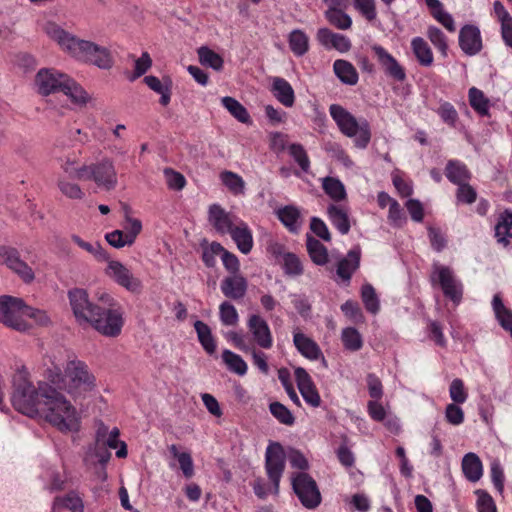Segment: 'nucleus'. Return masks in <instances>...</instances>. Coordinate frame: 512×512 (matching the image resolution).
<instances>
[{
    "instance_id": "obj_8",
    "label": "nucleus",
    "mask_w": 512,
    "mask_h": 512,
    "mask_svg": "<svg viewBox=\"0 0 512 512\" xmlns=\"http://www.w3.org/2000/svg\"><path fill=\"white\" fill-rule=\"evenodd\" d=\"M329 113L336 122L342 134L354 138V144L360 149H365L371 140V129L368 121L357 119L344 107L339 104H332Z\"/></svg>"
},
{
    "instance_id": "obj_28",
    "label": "nucleus",
    "mask_w": 512,
    "mask_h": 512,
    "mask_svg": "<svg viewBox=\"0 0 512 512\" xmlns=\"http://www.w3.org/2000/svg\"><path fill=\"white\" fill-rule=\"evenodd\" d=\"M271 92L274 97L285 107H292L295 103L294 89L290 83L281 77L272 79Z\"/></svg>"
},
{
    "instance_id": "obj_13",
    "label": "nucleus",
    "mask_w": 512,
    "mask_h": 512,
    "mask_svg": "<svg viewBox=\"0 0 512 512\" xmlns=\"http://www.w3.org/2000/svg\"><path fill=\"white\" fill-rule=\"evenodd\" d=\"M0 261L25 283L34 281L35 274L33 269L21 259L20 252L11 246L0 245Z\"/></svg>"
},
{
    "instance_id": "obj_31",
    "label": "nucleus",
    "mask_w": 512,
    "mask_h": 512,
    "mask_svg": "<svg viewBox=\"0 0 512 512\" xmlns=\"http://www.w3.org/2000/svg\"><path fill=\"white\" fill-rule=\"evenodd\" d=\"M322 189L335 204L347 200V192L344 184L336 177L322 178Z\"/></svg>"
},
{
    "instance_id": "obj_40",
    "label": "nucleus",
    "mask_w": 512,
    "mask_h": 512,
    "mask_svg": "<svg viewBox=\"0 0 512 512\" xmlns=\"http://www.w3.org/2000/svg\"><path fill=\"white\" fill-rule=\"evenodd\" d=\"M343 347L351 352L359 351L363 347V338L354 327H346L341 332Z\"/></svg>"
},
{
    "instance_id": "obj_51",
    "label": "nucleus",
    "mask_w": 512,
    "mask_h": 512,
    "mask_svg": "<svg viewBox=\"0 0 512 512\" xmlns=\"http://www.w3.org/2000/svg\"><path fill=\"white\" fill-rule=\"evenodd\" d=\"M328 22L341 30H347L352 25L351 17L344 10L327 9L325 12Z\"/></svg>"
},
{
    "instance_id": "obj_7",
    "label": "nucleus",
    "mask_w": 512,
    "mask_h": 512,
    "mask_svg": "<svg viewBox=\"0 0 512 512\" xmlns=\"http://www.w3.org/2000/svg\"><path fill=\"white\" fill-rule=\"evenodd\" d=\"M99 300V306L87 323L106 337H117L124 325L123 310L120 305L109 295L103 293Z\"/></svg>"
},
{
    "instance_id": "obj_41",
    "label": "nucleus",
    "mask_w": 512,
    "mask_h": 512,
    "mask_svg": "<svg viewBox=\"0 0 512 512\" xmlns=\"http://www.w3.org/2000/svg\"><path fill=\"white\" fill-rule=\"evenodd\" d=\"M194 328L197 332L199 342L208 354H213L216 351V343L212 336L211 329L204 322L197 320L194 323Z\"/></svg>"
},
{
    "instance_id": "obj_54",
    "label": "nucleus",
    "mask_w": 512,
    "mask_h": 512,
    "mask_svg": "<svg viewBox=\"0 0 512 512\" xmlns=\"http://www.w3.org/2000/svg\"><path fill=\"white\" fill-rule=\"evenodd\" d=\"M219 316L222 324L225 326H236L239 322V315L236 308L228 301H224L220 304Z\"/></svg>"
},
{
    "instance_id": "obj_50",
    "label": "nucleus",
    "mask_w": 512,
    "mask_h": 512,
    "mask_svg": "<svg viewBox=\"0 0 512 512\" xmlns=\"http://www.w3.org/2000/svg\"><path fill=\"white\" fill-rule=\"evenodd\" d=\"M426 35L433 46L442 54V56L446 57L449 49L446 35L435 26L428 27Z\"/></svg>"
},
{
    "instance_id": "obj_24",
    "label": "nucleus",
    "mask_w": 512,
    "mask_h": 512,
    "mask_svg": "<svg viewBox=\"0 0 512 512\" xmlns=\"http://www.w3.org/2000/svg\"><path fill=\"white\" fill-rule=\"evenodd\" d=\"M293 343L298 352L309 360H318L323 356L320 346L309 336L302 333L299 328L293 331Z\"/></svg>"
},
{
    "instance_id": "obj_23",
    "label": "nucleus",
    "mask_w": 512,
    "mask_h": 512,
    "mask_svg": "<svg viewBox=\"0 0 512 512\" xmlns=\"http://www.w3.org/2000/svg\"><path fill=\"white\" fill-rule=\"evenodd\" d=\"M143 82L149 89L160 95L159 103L166 107L169 105L172 96L173 81L170 76H163L161 79L154 75H147Z\"/></svg>"
},
{
    "instance_id": "obj_39",
    "label": "nucleus",
    "mask_w": 512,
    "mask_h": 512,
    "mask_svg": "<svg viewBox=\"0 0 512 512\" xmlns=\"http://www.w3.org/2000/svg\"><path fill=\"white\" fill-rule=\"evenodd\" d=\"M306 246L311 260L316 265L322 266L328 262V250L319 240L307 236Z\"/></svg>"
},
{
    "instance_id": "obj_38",
    "label": "nucleus",
    "mask_w": 512,
    "mask_h": 512,
    "mask_svg": "<svg viewBox=\"0 0 512 512\" xmlns=\"http://www.w3.org/2000/svg\"><path fill=\"white\" fill-rule=\"evenodd\" d=\"M222 105L229 113L243 124H252V120L247 109L235 98L226 96L221 99Z\"/></svg>"
},
{
    "instance_id": "obj_9",
    "label": "nucleus",
    "mask_w": 512,
    "mask_h": 512,
    "mask_svg": "<svg viewBox=\"0 0 512 512\" xmlns=\"http://www.w3.org/2000/svg\"><path fill=\"white\" fill-rule=\"evenodd\" d=\"M25 304L21 299L2 296L0 297V322L5 326L19 332H26L32 325L24 319Z\"/></svg>"
},
{
    "instance_id": "obj_21",
    "label": "nucleus",
    "mask_w": 512,
    "mask_h": 512,
    "mask_svg": "<svg viewBox=\"0 0 512 512\" xmlns=\"http://www.w3.org/2000/svg\"><path fill=\"white\" fill-rule=\"evenodd\" d=\"M360 259L361 249L359 246H356L349 250L347 255L338 262L336 274L345 285L350 283L352 275L359 268Z\"/></svg>"
},
{
    "instance_id": "obj_61",
    "label": "nucleus",
    "mask_w": 512,
    "mask_h": 512,
    "mask_svg": "<svg viewBox=\"0 0 512 512\" xmlns=\"http://www.w3.org/2000/svg\"><path fill=\"white\" fill-rule=\"evenodd\" d=\"M289 153L294 158V160L298 163L301 169L304 172H308L310 168V160L308 155L301 144H291L289 146Z\"/></svg>"
},
{
    "instance_id": "obj_47",
    "label": "nucleus",
    "mask_w": 512,
    "mask_h": 512,
    "mask_svg": "<svg viewBox=\"0 0 512 512\" xmlns=\"http://www.w3.org/2000/svg\"><path fill=\"white\" fill-rule=\"evenodd\" d=\"M468 97H469V103H470L471 107L479 115H481V116L488 115L489 100L481 90H479L475 87L470 88Z\"/></svg>"
},
{
    "instance_id": "obj_57",
    "label": "nucleus",
    "mask_w": 512,
    "mask_h": 512,
    "mask_svg": "<svg viewBox=\"0 0 512 512\" xmlns=\"http://www.w3.org/2000/svg\"><path fill=\"white\" fill-rule=\"evenodd\" d=\"M152 67V59L148 52H143L142 55L135 59L133 73L129 76L130 81L143 76Z\"/></svg>"
},
{
    "instance_id": "obj_12",
    "label": "nucleus",
    "mask_w": 512,
    "mask_h": 512,
    "mask_svg": "<svg viewBox=\"0 0 512 512\" xmlns=\"http://www.w3.org/2000/svg\"><path fill=\"white\" fill-rule=\"evenodd\" d=\"M106 262V268L104 274L114 281L119 286L125 288L132 293H140L143 285L139 278L135 277L131 270L126 267L123 263L117 260H113L108 256Z\"/></svg>"
},
{
    "instance_id": "obj_60",
    "label": "nucleus",
    "mask_w": 512,
    "mask_h": 512,
    "mask_svg": "<svg viewBox=\"0 0 512 512\" xmlns=\"http://www.w3.org/2000/svg\"><path fill=\"white\" fill-rule=\"evenodd\" d=\"M24 319H26V321H28V319H31L34 321L36 325L39 326H48L51 323V319L46 311L36 309L27 305H25L24 309Z\"/></svg>"
},
{
    "instance_id": "obj_56",
    "label": "nucleus",
    "mask_w": 512,
    "mask_h": 512,
    "mask_svg": "<svg viewBox=\"0 0 512 512\" xmlns=\"http://www.w3.org/2000/svg\"><path fill=\"white\" fill-rule=\"evenodd\" d=\"M283 269L290 276H299L303 273L302 263L299 257L293 253L283 255Z\"/></svg>"
},
{
    "instance_id": "obj_42",
    "label": "nucleus",
    "mask_w": 512,
    "mask_h": 512,
    "mask_svg": "<svg viewBox=\"0 0 512 512\" xmlns=\"http://www.w3.org/2000/svg\"><path fill=\"white\" fill-rule=\"evenodd\" d=\"M65 507L71 512H83L84 504L81 497L74 491L69 492L64 497H56L53 502V508Z\"/></svg>"
},
{
    "instance_id": "obj_35",
    "label": "nucleus",
    "mask_w": 512,
    "mask_h": 512,
    "mask_svg": "<svg viewBox=\"0 0 512 512\" xmlns=\"http://www.w3.org/2000/svg\"><path fill=\"white\" fill-rule=\"evenodd\" d=\"M495 236L497 241L503 246H508L512 243V213L505 211L500 215L499 220L495 226Z\"/></svg>"
},
{
    "instance_id": "obj_36",
    "label": "nucleus",
    "mask_w": 512,
    "mask_h": 512,
    "mask_svg": "<svg viewBox=\"0 0 512 512\" xmlns=\"http://www.w3.org/2000/svg\"><path fill=\"white\" fill-rule=\"evenodd\" d=\"M333 70L336 76L347 85H355L358 82V73L356 68L346 60H336L333 64Z\"/></svg>"
},
{
    "instance_id": "obj_44",
    "label": "nucleus",
    "mask_w": 512,
    "mask_h": 512,
    "mask_svg": "<svg viewBox=\"0 0 512 512\" xmlns=\"http://www.w3.org/2000/svg\"><path fill=\"white\" fill-rule=\"evenodd\" d=\"M71 240L81 249L91 254L98 262L108 260V253L102 248V246L98 242H87L78 235H72Z\"/></svg>"
},
{
    "instance_id": "obj_25",
    "label": "nucleus",
    "mask_w": 512,
    "mask_h": 512,
    "mask_svg": "<svg viewBox=\"0 0 512 512\" xmlns=\"http://www.w3.org/2000/svg\"><path fill=\"white\" fill-rule=\"evenodd\" d=\"M247 288V280L242 275H229L220 284L223 295L235 301L241 300L246 295Z\"/></svg>"
},
{
    "instance_id": "obj_43",
    "label": "nucleus",
    "mask_w": 512,
    "mask_h": 512,
    "mask_svg": "<svg viewBox=\"0 0 512 512\" xmlns=\"http://www.w3.org/2000/svg\"><path fill=\"white\" fill-rule=\"evenodd\" d=\"M220 179L227 189L234 195H243L245 192V181L241 176L232 171L220 173Z\"/></svg>"
},
{
    "instance_id": "obj_5",
    "label": "nucleus",
    "mask_w": 512,
    "mask_h": 512,
    "mask_svg": "<svg viewBox=\"0 0 512 512\" xmlns=\"http://www.w3.org/2000/svg\"><path fill=\"white\" fill-rule=\"evenodd\" d=\"M35 87L42 96L63 92L76 105H85L87 92L71 77L54 68H42L35 76Z\"/></svg>"
},
{
    "instance_id": "obj_27",
    "label": "nucleus",
    "mask_w": 512,
    "mask_h": 512,
    "mask_svg": "<svg viewBox=\"0 0 512 512\" xmlns=\"http://www.w3.org/2000/svg\"><path fill=\"white\" fill-rule=\"evenodd\" d=\"M317 39L326 48H334L341 53L347 52L351 48L349 38L342 34L334 33L328 28L319 29Z\"/></svg>"
},
{
    "instance_id": "obj_1",
    "label": "nucleus",
    "mask_w": 512,
    "mask_h": 512,
    "mask_svg": "<svg viewBox=\"0 0 512 512\" xmlns=\"http://www.w3.org/2000/svg\"><path fill=\"white\" fill-rule=\"evenodd\" d=\"M43 366L44 379L74 398L85 396L96 387V377L88 365L77 358L67 361L62 367L56 356L50 355L44 358Z\"/></svg>"
},
{
    "instance_id": "obj_30",
    "label": "nucleus",
    "mask_w": 512,
    "mask_h": 512,
    "mask_svg": "<svg viewBox=\"0 0 512 512\" xmlns=\"http://www.w3.org/2000/svg\"><path fill=\"white\" fill-rule=\"evenodd\" d=\"M279 221L292 233H297L301 227V212L294 205H286L276 211Z\"/></svg>"
},
{
    "instance_id": "obj_62",
    "label": "nucleus",
    "mask_w": 512,
    "mask_h": 512,
    "mask_svg": "<svg viewBox=\"0 0 512 512\" xmlns=\"http://www.w3.org/2000/svg\"><path fill=\"white\" fill-rule=\"evenodd\" d=\"M166 184L171 190H182L186 185L185 177L173 169L166 168L164 170Z\"/></svg>"
},
{
    "instance_id": "obj_15",
    "label": "nucleus",
    "mask_w": 512,
    "mask_h": 512,
    "mask_svg": "<svg viewBox=\"0 0 512 512\" xmlns=\"http://www.w3.org/2000/svg\"><path fill=\"white\" fill-rule=\"evenodd\" d=\"M371 50L386 76L397 82H403L406 79L405 68L388 50L379 44H373Z\"/></svg>"
},
{
    "instance_id": "obj_19",
    "label": "nucleus",
    "mask_w": 512,
    "mask_h": 512,
    "mask_svg": "<svg viewBox=\"0 0 512 512\" xmlns=\"http://www.w3.org/2000/svg\"><path fill=\"white\" fill-rule=\"evenodd\" d=\"M294 374L298 389L306 403L312 407L320 406V395L307 371L302 367H298L295 369Z\"/></svg>"
},
{
    "instance_id": "obj_18",
    "label": "nucleus",
    "mask_w": 512,
    "mask_h": 512,
    "mask_svg": "<svg viewBox=\"0 0 512 512\" xmlns=\"http://www.w3.org/2000/svg\"><path fill=\"white\" fill-rule=\"evenodd\" d=\"M240 220L236 215L226 212L218 204L209 207V222L220 234H230Z\"/></svg>"
},
{
    "instance_id": "obj_10",
    "label": "nucleus",
    "mask_w": 512,
    "mask_h": 512,
    "mask_svg": "<svg viewBox=\"0 0 512 512\" xmlns=\"http://www.w3.org/2000/svg\"><path fill=\"white\" fill-rule=\"evenodd\" d=\"M430 280L433 286L438 285L444 296L453 303L459 304L462 299L463 287L450 267L434 263Z\"/></svg>"
},
{
    "instance_id": "obj_63",
    "label": "nucleus",
    "mask_w": 512,
    "mask_h": 512,
    "mask_svg": "<svg viewBox=\"0 0 512 512\" xmlns=\"http://www.w3.org/2000/svg\"><path fill=\"white\" fill-rule=\"evenodd\" d=\"M478 512H497L493 498L484 490H476Z\"/></svg>"
},
{
    "instance_id": "obj_4",
    "label": "nucleus",
    "mask_w": 512,
    "mask_h": 512,
    "mask_svg": "<svg viewBox=\"0 0 512 512\" xmlns=\"http://www.w3.org/2000/svg\"><path fill=\"white\" fill-rule=\"evenodd\" d=\"M60 168L66 172H75L78 180L93 181L98 188L106 191L113 190L118 182L117 171L110 158H103L96 163L80 164L79 155L72 153L61 159Z\"/></svg>"
},
{
    "instance_id": "obj_37",
    "label": "nucleus",
    "mask_w": 512,
    "mask_h": 512,
    "mask_svg": "<svg viewBox=\"0 0 512 512\" xmlns=\"http://www.w3.org/2000/svg\"><path fill=\"white\" fill-rule=\"evenodd\" d=\"M492 306L501 327L508 331L512 337V311L503 304L499 294L494 295Z\"/></svg>"
},
{
    "instance_id": "obj_26",
    "label": "nucleus",
    "mask_w": 512,
    "mask_h": 512,
    "mask_svg": "<svg viewBox=\"0 0 512 512\" xmlns=\"http://www.w3.org/2000/svg\"><path fill=\"white\" fill-rule=\"evenodd\" d=\"M327 215L331 224L342 234H348L351 228L349 208L343 204H330Z\"/></svg>"
},
{
    "instance_id": "obj_20",
    "label": "nucleus",
    "mask_w": 512,
    "mask_h": 512,
    "mask_svg": "<svg viewBox=\"0 0 512 512\" xmlns=\"http://www.w3.org/2000/svg\"><path fill=\"white\" fill-rule=\"evenodd\" d=\"M61 173L57 176L56 185L59 192L67 199L81 201L85 198V191L75 182V172H66L61 168Z\"/></svg>"
},
{
    "instance_id": "obj_17",
    "label": "nucleus",
    "mask_w": 512,
    "mask_h": 512,
    "mask_svg": "<svg viewBox=\"0 0 512 512\" xmlns=\"http://www.w3.org/2000/svg\"><path fill=\"white\" fill-rule=\"evenodd\" d=\"M247 326L252 334L254 343L262 349H270L273 346V337L266 320L257 314L249 317Z\"/></svg>"
},
{
    "instance_id": "obj_59",
    "label": "nucleus",
    "mask_w": 512,
    "mask_h": 512,
    "mask_svg": "<svg viewBox=\"0 0 512 512\" xmlns=\"http://www.w3.org/2000/svg\"><path fill=\"white\" fill-rule=\"evenodd\" d=\"M450 398L456 404H463L468 398V392L464 386V382L456 378L454 379L449 387Z\"/></svg>"
},
{
    "instance_id": "obj_64",
    "label": "nucleus",
    "mask_w": 512,
    "mask_h": 512,
    "mask_svg": "<svg viewBox=\"0 0 512 512\" xmlns=\"http://www.w3.org/2000/svg\"><path fill=\"white\" fill-rule=\"evenodd\" d=\"M341 310L354 323H362L364 321L363 313L357 302L348 300L341 305Z\"/></svg>"
},
{
    "instance_id": "obj_58",
    "label": "nucleus",
    "mask_w": 512,
    "mask_h": 512,
    "mask_svg": "<svg viewBox=\"0 0 512 512\" xmlns=\"http://www.w3.org/2000/svg\"><path fill=\"white\" fill-rule=\"evenodd\" d=\"M355 9L369 22H372L377 17L376 1L375 0H353Z\"/></svg>"
},
{
    "instance_id": "obj_52",
    "label": "nucleus",
    "mask_w": 512,
    "mask_h": 512,
    "mask_svg": "<svg viewBox=\"0 0 512 512\" xmlns=\"http://www.w3.org/2000/svg\"><path fill=\"white\" fill-rule=\"evenodd\" d=\"M124 233L129 238V242L134 243L137 236L142 231V223L139 219L132 217L131 211L128 207H125V221L123 224Z\"/></svg>"
},
{
    "instance_id": "obj_53",
    "label": "nucleus",
    "mask_w": 512,
    "mask_h": 512,
    "mask_svg": "<svg viewBox=\"0 0 512 512\" xmlns=\"http://www.w3.org/2000/svg\"><path fill=\"white\" fill-rule=\"evenodd\" d=\"M361 298L368 312L376 314L379 311V300L372 285L364 284L362 286Z\"/></svg>"
},
{
    "instance_id": "obj_49",
    "label": "nucleus",
    "mask_w": 512,
    "mask_h": 512,
    "mask_svg": "<svg viewBox=\"0 0 512 512\" xmlns=\"http://www.w3.org/2000/svg\"><path fill=\"white\" fill-rule=\"evenodd\" d=\"M199 61L202 65L209 66L214 70H221L223 68V58L210 48L202 46L198 49Z\"/></svg>"
},
{
    "instance_id": "obj_33",
    "label": "nucleus",
    "mask_w": 512,
    "mask_h": 512,
    "mask_svg": "<svg viewBox=\"0 0 512 512\" xmlns=\"http://www.w3.org/2000/svg\"><path fill=\"white\" fill-rule=\"evenodd\" d=\"M411 49L421 66L430 67L433 64L434 56L432 49L422 37H414L411 40Z\"/></svg>"
},
{
    "instance_id": "obj_55",
    "label": "nucleus",
    "mask_w": 512,
    "mask_h": 512,
    "mask_svg": "<svg viewBox=\"0 0 512 512\" xmlns=\"http://www.w3.org/2000/svg\"><path fill=\"white\" fill-rule=\"evenodd\" d=\"M271 414L282 424L291 426L295 418L290 410L280 402H273L269 405Z\"/></svg>"
},
{
    "instance_id": "obj_22",
    "label": "nucleus",
    "mask_w": 512,
    "mask_h": 512,
    "mask_svg": "<svg viewBox=\"0 0 512 512\" xmlns=\"http://www.w3.org/2000/svg\"><path fill=\"white\" fill-rule=\"evenodd\" d=\"M459 45L464 53L475 55L482 49L480 30L474 25H465L459 33Z\"/></svg>"
},
{
    "instance_id": "obj_16",
    "label": "nucleus",
    "mask_w": 512,
    "mask_h": 512,
    "mask_svg": "<svg viewBox=\"0 0 512 512\" xmlns=\"http://www.w3.org/2000/svg\"><path fill=\"white\" fill-rule=\"evenodd\" d=\"M68 297L73 313L79 322L87 323L99 307L89 301L88 293L84 289H72L69 291Z\"/></svg>"
},
{
    "instance_id": "obj_3",
    "label": "nucleus",
    "mask_w": 512,
    "mask_h": 512,
    "mask_svg": "<svg viewBox=\"0 0 512 512\" xmlns=\"http://www.w3.org/2000/svg\"><path fill=\"white\" fill-rule=\"evenodd\" d=\"M43 404L39 412L49 424L61 432H77L81 417L76 407L55 387L41 388Z\"/></svg>"
},
{
    "instance_id": "obj_6",
    "label": "nucleus",
    "mask_w": 512,
    "mask_h": 512,
    "mask_svg": "<svg viewBox=\"0 0 512 512\" xmlns=\"http://www.w3.org/2000/svg\"><path fill=\"white\" fill-rule=\"evenodd\" d=\"M41 388H52L47 382L40 383L36 388L30 381L29 372L23 368L13 376V391L11 402L13 407L20 413L29 417L39 415L43 404Z\"/></svg>"
},
{
    "instance_id": "obj_45",
    "label": "nucleus",
    "mask_w": 512,
    "mask_h": 512,
    "mask_svg": "<svg viewBox=\"0 0 512 512\" xmlns=\"http://www.w3.org/2000/svg\"><path fill=\"white\" fill-rule=\"evenodd\" d=\"M289 47L296 56L304 55L309 48L308 36L301 30H293L289 35Z\"/></svg>"
},
{
    "instance_id": "obj_29",
    "label": "nucleus",
    "mask_w": 512,
    "mask_h": 512,
    "mask_svg": "<svg viewBox=\"0 0 512 512\" xmlns=\"http://www.w3.org/2000/svg\"><path fill=\"white\" fill-rule=\"evenodd\" d=\"M229 235L243 254H248L252 250V232L243 220L238 222Z\"/></svg>"
},
{
    "instance_id": "obj_11",
    "label": "nucleus",
    "mask_w": 512,
    "mask_h": 512,
    "mask_svg": "<svg viewBox=\"0 0 512 512\" xmlns=\"http://www.w3.org/2000/svg\"><path fill=\"white\" fill-rule=\"evenodd\" d=\"M292 487L300 502L306 508L313 509L321 502V494L315 480L305 472L292 476Z\"/></svg>"
},
{
    "instance_id": "obj_2",
    "label": "nucleus",
    "mask_w": 512,
    "mask_h": 512,
    "mask_svg": "<svg viewBox=\"0 0 512 512\" xmlns=\"http://www.w3.org/2000/svg\"><path fill=\"white\" fill-rule=\"evenodd\" d=\"M42 31L50 40L57 43L62 51L77 60L91 63L100 69H110L113 66V57L108 48L80 39L54 21L43 23Z\"/></svg>"
},
{
    "instance_id": "obj_14",
    "label": "nucleus",
    "mask_w": 512,
    "mask_h": 512,
    "mask_svg": "<svg viewBox=\"0 0 512 512\" xmlns=\"http://www.w3.org/2000/svg\"><path fill=\"white\" fill-rule=\"evenodd\" d=\"M265 468L273 483V492L278 493L280 479L285 469V453L279 443H271L267 447Z\"/></svg>"
},
{
    "instance_id": "obj_46",
    "label": "nucleus",
    "mask_w": 512,
    "mask_h": 512,
    "mask_svg": "<svg viewBox=\"0 0 512 512\" xmlns=\"http://www.w3.org/2000/svg\"><path fill=\"white\" fill-rule=\"evenodd\" d=\"M169 452L177 459L183 475L186 478H191L194 475V465L190 453L180 452L174 444L169 446Z\"/></svg>"
},
{
    "instance_id": "obj_48",
    "label": "nucleus",
    "mask_w": 512,
    "mask_h": 512,
    "mask_svg": "<svg viewBox=\"0 0 512 512\" xmlns=\"http://www.w3.org/2000/svg\"><path fill=\"white\" fill-rule=\"evenodd\" d=\"M222 359L230 371L240 376L247 373L248 366L240 355L230 350H224L222 353Z\"/></svg>"
},
{
    "instance_id": "obj_32",
    "label": "nucleus",
    "mask_w": 512,
    "mask_h": 512,
    "mask_svg": "<svg viewBox=\"0 0 512 512\" xmlns=\"http://www.w3.org/2000/svg\"><path fill=\"white\" fill-rule=\"evenodd\" d=\"M445 175L450 182L456 185L468 182L471 178V173L467 166L458 160H449L447 162Z\"/></svg>"
},
{
    "instance_id": "obj_34",
    "label": "nucleus",
    "mask_w": 512,
    "mask_h": 512,
    "mask_svg": "<svg viewBox=\"0 0 512 512\" xmlns=\"http://www.w3.org/2000/svg\"><path fill=\"white\" fill-rule=\"evenodd\" d=\"M462 470L469 481L477 482L483 474L480 458L475 453L466 454L462 460Z\"/></svg>"
}]
</instances>
